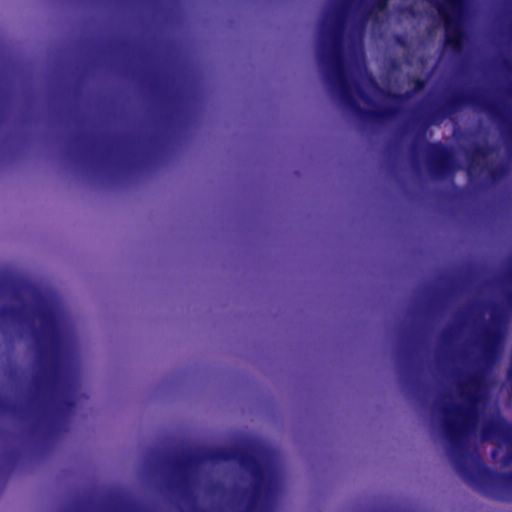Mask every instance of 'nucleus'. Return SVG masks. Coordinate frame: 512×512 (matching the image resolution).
I'll list each match as a JSON object with an SVG mask.
<instances>
[{
	"instance_id": "obj_1",
	"label": "nucleus",
	"mask_w": 512,
	"mask_h": 512,
	"mask_svg": "<svg viewBox=\"0 0 512 512\" xmlns=\"http://www.w3.org/2000/svg\"><path fill=\"white\" fill-rule=\"evenodd\" d=\"M390 12L412 26L409 34L394 36L406 64L439 34L455 52L466 39L468 0H331L320 25L319 60L335 96L366 120L396 116L402 102L424 88L422 80L403 74L397 59L389 60L381 83L365 69L364 30L371 23L373 35L382 37Z\"/></svg>"
},
{
	"instance_id": "obj_2",
	"label": "nucleus",
	"mask_w": 512,
	"mask_h": 512,
	"mask_svg": "<svg viewBox=\"0 0 512 512\" xmlns=\"http://www.w3.org/2000/svg\"><path fill=\"white\" fill-rule=\"evenodd\" d=\"M2 317L30 330L45 364L44 389L50 404L61 412L74 405L76 386L66 368L68 335L56 305L33 288H27L17 307Z\"/></svg>"
},
{
	"instance_id": "obj_3",
	"label": "nucleus",
	"mask_w": 512,
	"mask_h": 512,
	"mask_svg": "<svg viewBox=\"0 0 512 512\" xmlns=\"http://www.w3.org/2000/svg\"><path fill=\"white\" fill-rule=\"evenodd\" d=\"M200 464L196 460H185L176 470V486L182 497L193 500L199 493Z\"/></svg>"
},
{
	"instance_id": "obj_4",
	"label": "nucleus",
	"mask_w": 512,
	"mask_h": 512,
	"mask_svg": "<svg viewBox=\"0 0 512 512\" xmlns=\"http://www.w3.org/2000/svg\"><path fill=\"white\" fill-rule=\"evenodd\" d=\"M429 168L437 177H443L454 169V159L451 151L441 144L429 147Z\"/></svg>"
},
{
	"instance_id": "obj_5",
	"label": "nucleus",
	"mask_w": 512,
	"mask_h": 512,
	"mask_svg": "<svg viewBox=\"0 0 512 512\" xmlns=\"http://www.w3.org/2000/svg\"><path fill=\"white\" fill-rule=\"evenodd\" d=\"M477 172H486L494 178L498 176L497 171L490 162V155L484 147L478 148L475 153L469 157L468 174L473 175Z\"/></svg>"
},
{
	"instance_id": "obj_6",
	"label": "nucleus",
	"mask_w": 512,
	"mask_h": 512,
	"mask_svg": "<svg viewBox=\"0 0 512 512\" xmlns=\"http://www.w3.org/2000/svg\"><path fill=\"white\" fill-rule=\"evenodd\" d=\"M447 111L446 106L440 103H432L422 112V121L425 125L436 124L445 117Z\"/></svg>"
},
{
	"instance_id": "obj_7",
	"label": "nucleus",
	"mask_w": 512,
	"mask_h": 512,
	"mask_svg": "<svg viewBox=\"0 0 512 512\" xmlns=\"http://www.w3.org/2000/svg\"><path fill=\"white\" fill-rule=\"evenodd\" d=\"M462 104H471L481 109L488 108V105L486 103L476 99L474 96L462 95L459 99L456 100V102L453 105L458 106Z\"/></svg>"
},
{
	"instance_id": "obj_8",
	"label": "nucleus",
	"mask_w": 512,
	"mask_h": 512,
	"mask_svg": "<svg viewBox=\"0 0 512 512\" xmlns=\"http://www.w3.org/2000/svg\"><path fill=\"white\" fill-rule=\"evenodd\" d=\"M162 470L164 469V463L161 464ZM164 483V479L162 478V484Z\"/></svg>"
},
{
	"instance_id": "obj_9",
	"label": "nucleus",
	"mask_w": 512,
	"mask_h": 512,
	"mask_svg": "<svg viewBox=\"0 0 512 512\" xmlns=\"http://www.w3.org/2000/svg\"><path fill=\"white\" fill-rule=\"evenodd\" d=\"M161 109H162V113L164 112V105L162 104L161 106Z\"/></svg>"
}]
</instances>
